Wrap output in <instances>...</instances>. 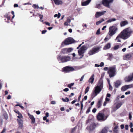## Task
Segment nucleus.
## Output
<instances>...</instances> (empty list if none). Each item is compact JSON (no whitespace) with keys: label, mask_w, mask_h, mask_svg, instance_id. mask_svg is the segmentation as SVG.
I'll return each mask as SVG.
<instances>
[{"label":"nucleus","mask_w":133,"mask_h":133,"mask_svg":"<svg viewBox=\"0 0 133 133\" xmlns=\"http://www.w3.org/2000/svg\"><path fill=\"white\" fill-rule=\"evenodd\" d=\"M110 38H108L107 37H106L104 39V40L105 41H107L108 40H109V39H110Z\"/></svg>","instance_id":"5fc2aeb1"},{"label":"nucleus","mask_w":133,"mask_h":133,"mask_svg":"<svg viewBox=\"0 0 133 133\" xmlns=\"http://www.w3.org/2000/svg\"><path fill=\"white\" fill-rule=\"evenodd\" d=\"M121 38H122V37L119 34L117 37L115 39V40L117 41V42H121Z\"/></svg>","instance_id":"4be33fe9"},{"label":"nucleus","mask_w":133,"mask_h":133,"mask_svg":"<svg viewBox=\"0 0 133 133\" xmlns=\"http://www.w3.org/2000/svg\"><path fill=\"white\" fill-rule=\"evenodd\" d=\"M74 42V39L71 37H69L66 38L64 41V42L62 43V44L64 43L66 45L71 44Z\"/></svg>","instance_id":"0eeeda50"},{"label":"nucleus","mask_w":133,"mask_h":133,"mask_svg":"<svg viewBox=\"0 0 133 133\" xmlns=\"http://www.w3.org/2000/svg\"><path fill=\"white\" fill-rule=\"evenodd\" d=\"M132 29L130 27L124 29L119 34L122 37V39L124 40L126 39L129 38L133 33Z\"/></svg>","instance_id":"f257e3e1"},{"label":"nucleus","mask_w":133,"mask_h":133,"mask_svg":"<svg viewBox=\"0 0 133 133\" xmlns=\"http://www.w3.org/2000/svg\"><path fill=\"white\" fill-rule=\"evenodd\" d=\"M104 21V19H101V20L97 22H96V24L97 25H98L99 24L103 22Z\"/></svg>","instance_id":"c85d7f7f"},{"label":"nucleus","mask_w":133,"mask_h":133,"mask_svg":"<svg viewBox=\"0 0 133 133\" xmlns=\"http://www.w3.org/2000/svg\"><path fill=\"white\" fill-rule=\"evenodd\" d=\"M102 90V89L98 88V87H95L94 90L92 93V96L93 97L96 96Z\"/></svg>","instance_id":"39448f33"},{"label":"nucleus","mask_w":133,"mask_h":133,"mask_svg":"<svg viewBox=\"0 0 133 133\" xmlns=\"http://www.w3.org/2000/svg\"><path fill=\"white\" fill-rule=\"evenodd\" d=\"M111 47V44L110 43H108L103 48L104 50H107L109 49Z\"/></svg>","instance_id":"412c9836"},{"label":"nucleus","mask_w":133,"mask_h":133,"mask_svg":"<svg viewBox=\"0 0 133 133\" xmlns=\"http://www.w3.org/2000/svg\"><path fill=\"white\" fill-rule=\"evenodd\" d=\"M129 118L131 120L132 118L131 114V113H130L129 114Z\"/></svg>","instance_id":"6e6d98bb"},{"label":"nucleus","mask_w":133,"mask_h":133,"mask_svg":"<svg viewBox=\"0 0 133 133\" xmlns=\"http://www.w3.org/2000/svg\"><path fill=\"white\" fill-rule=\"evenodd\" d=\"M131 57V55L130 54H127L124 56V59L125 60H128Z\"/></svg>","instance_id":"b1692460"},{"label":"nucleus","mask_w":133,"mask_h":133,"mask_svg":"<svg viewBox=\"0 0 133 133\" xmlns=\"http://www.w3.org/2000/svg\"><path fill=\"white\" fill-rule=\"evenodd\" d=\"M109 89L110 90H112V87L110 85V82H109Z\"/></svg>","instance_id":"79ce46f5"},{"label":"nucleus","mask_w":133,"mask_h":133,"mask_svg":"<svg viewBox=\"0 0 133 133\" xmlns=\"http://www.w3.org/2000/svg\"><path fill=\"white\" fill-rule=\"evenodd\" d=\"M69 89L68 88H66L63 90V91L65 92L68 91H69Z\"/></svg>","instance_id":"603ef678"},{"label":"nucleus","mask_w":133,"mask_h":133,"mask_svg":"<svg viewBox=\"0 0 133 133\" xmlns=\"http://www.w3.org/2000/svg\"><path fill=\"white\" fill-rule=\"evenodd\" d=\"M4 116L5 119H8V116L7 114H4Z\"/></svg>","instance_id":"bf43d9fd"},{"label":"nucleus","mask_w":133,"mask_h":133,"mask_svg":"<svg viewBox=\"0 0 133 133\" xmlns=\"http://www.w3.org/2000/svg\"><path fill=\"white\" fill-rule=\"evenodd\" d=\"M130 93H131V92L130 91H129L126 92L125 93V94L126 95L129 94H130Z\"/></svg>","instance_id":"052dcab7"},{"label":"nucleus","mask_w":133,"mask_h":133,"mask_svg":"<svg viewBox=\"0 0 133 133\" xmlns=\"http://www.w3.org/2000/svg\"><path fill=\"white\" fill-rule=\"evenodd\" d=\"M91 108V107H90L86 111V113L87 114L89 113L90 111V110Z\"/></svg>","instance_id":"a18cd8bd"},{"label":"nucleus","mask_w":133,"mask_h":133,"mask_svg":"<svg viewBox=\"0 0 133 133\" xmlns=\"http://www.w3.org/2000/svg\"><path fill=\"white\" fill-rule=\"evenodd\" d=\"M15 112L18 114H19L20 113L19 111L17 110H15Z\"/></svg>","instance_id":"e2e57ef3"},{"label":"nucleus","mask_w":133,"mask_h":133,"mask_svg":"<svg viewBox=\"0 0 133 133\" xmlns=\"http://www.w3.org/2000/svg\"><path fill=\"white\" fill-rule=\"evenodd\" d=\"M97 87H98V88L102 89L103 87V82L102 81H100L98 83Z\"/></svg>","instance_id":"5701e85b"},{"label":"nucleus","mask_w":133,"mask_h":133,"mask_svg":"<svg viewBox=\"0 0 133 133\" xmlns=\"http://www.w3.org/2000/svg\"><path fill=\"white\" fill-rule=\"evenodd\" d=\"M133 78V74H132L128 77H126L124 78V80L126 82H129L132 80Z\"/></svg>","instance_id":"4468645a"},{"label":"nucleus","mask_w":133,"mask_h":133,"mask_svg":"<svg viewBox=\"0 0 133 133\" xmlns=\"http://www.w3.org/2000/svg\"><path fill=\"white\" fill-rule=\"evenodd\" d=\"M99 48L98 47L93 48L89 52L88 54L90 55L95 54L99 51Z\"/></svg>","instance_id":"1a4fd4ad"},{"label":"nucleus","mask_w":133,"mask_h":133,"mask_svg":"<svg viewBox=\"0 0 133 133\" xmlns=\"http://www.w3.org/2000/svg\"><path fill=\"white\" fill-rule=\"evenodd\" d=\"M96 126V125L95 123H92L90 125V128L92 129H93L95 128Z\"/></svg>","instance_id":"c756f323"},{"label":"nucleus","mask_w":133,"mask_h":133,"mask_svg":"<svg viewBox=\"0 0 133 133\" xmlns=\"http://www.w3.org/2000/svg\"><path fill=\"white\" fill-rule=\"evenodd\" d=\"M36 114L37 115H39L40 113V112L39 111H37L36 112Z\"/></svg>","instance_id":"774afa93"},{"label":"nucleus","mask_w":133,"mask_h":133,"mask_svg":"<svg viewBox=\"0 0 133 133\" xmlns=\"http://www.w3.org/2000/svg\"><path fill=\"white\" fill-rule=\"evenodd\" d=\"M4 20L6 22H8V13H6L4 15Z\"/></svg>","instance_id":"a878e982"},{"label":"nucleus","mask_w":133,"mask_h":133,"mask_svg":"<svg viewBox=\"0 0 133 133\" xmlns=\"http://www.w3.org/2000/svg\"><path fill=\"white\" fill-rule=\"evenodd\" d=\"M121 105L122 104L121 103H119L118 104L116 105V108L115 110H116L117 109L119 108Z\"/></svg>","instance_id":"72a5a7b5"},{"label":"nucleus","mask_w":133,"mask_h":133,"mask_svg":"<svg viewBox=\"0 0 133 133\" xmlns=\"http://www.w3.org/2000/svg\"><path fill=\"white\" fill-rule=\"evenodd\" d=\"M109 68L108 67H105L104 68V71H106L107 70H108Z\"/></svg>","instance_id":"680f3d73"},{"label":"nucleus","mask_w":133,"mask_h":133,"mask_svg":"<svg viewBox=\"0 0 133 133\" xmlns=\"http://www.w3.org/2000/svg\"><path fill=\"white\" fill-rule=\"evenodd\" d=\"M86 49V47L85 46H82L78 51L79 55L80 56L82 55L83 56V55Z\"/></svg>","instance_id":"6e6552de"},{"label":"nucleus","mask_w":133,"mask_h":133,"mask_svg":"<svg viewBox=\"0 0 133 133\" xmlns=\"http://www.w3.org/2000/svg\"><path fill=\"white\" fill-rule=\"evenodd\" d=\"M118 30V28L117 27L112 26H110L109 28V31L108 32V34L110 37L112 36Z\"/></svg>","instance_id":"7ed1b4c3"},{"label":"nucleus","mask_w":133,"mask_h":133,"mask_svg":"<svg viewBox=\"0 0 133 133\" xmlns=\"http://www.w3.org/2000/svg\"><path fill=\"white\" fill-rule=\"evenodd\" d=\"M18 115L17 116V117L18 118V119H21L23 118V117L22 115V114L20 113L18 114Z\"/></svg>","instance_id":"f704fd0d"},{"label":"nucleus","mask_w":133,"mask_h":133,"mask_svg":"<svg viewBox=\"0 0 133 133\" xmlns=\"http://www.w3.org/2000/svg\"><path fill=\"white\" fill-rule=\"evenodd\" d=\"M94 74H93L90 78L89 80V83H91V84H92L93 83L94 79Z\"/></svg>","instance_id":"aec40b11"},{"label":"nucleus","mask_w":133,"mask_h":133,"mask_svg":"<svg viewBox=\"0 0 133 133\" xmlns=\"http://www.w3.org/2000/svg\"><path fill=\"white\" fill-rule=\"evenodd\" d=\"M8 1V0H3V1L2 4L0 5V7H2V5H3L4 3H5V1Z\"/></svg>","instance_id":"864d4df0"},{"label":"nucleus","mask_w":133,"mask_h":133,"mask_svg":"<svg viewBox=\"0 0 133 133\" xmlns=\"http://www.w3.org/2000/svg\"><path fill=\"white\" fill-rule=\"evenodd\" d=\"M102 101L101 100L99 101L97 103V106L98 108H99L101 105V103Z\"/></svg>","instance_id":"c9c22d12"},{"label":"nucleus","mask_w":133,"mask_h":133,"mask_svg":"<svg viewBox=\"0 0 133 133\" xmlns=\"http://www.w3.org/2000/svg\"><path fill=\"white\" fill-rule=\"evenodd\" d=\"M91 0H87L86 1L82 3V5L83 6H86L88 5L91 2Z\"/></svg>","instance_id":"dca6fc26"},{"label":"nucleus","mask_w":133,"mask_h":133,"mask_svg":"<svg viewBox=\"0 0 133 133\" xmlns=\"http://www.w3.org/2000/svg\"><path fill=\"white\" fill-rule=\"evenodd\" d=\"M18 122V123L19 127L22 128L23 127V121L22 119H17Z\"/></svg>","instance_id":"2eb2a0df"},{"label":"nucleus","mask_w":133,"mask_h":133,"mask_svg":"<svg viewBox=\"0 0 133 133\" xmlns=\"http://www.w3.org/2000/svg\"><path fill=\"white\" fill-rule=\"evenodd\" d=\"M63 70L64 71L66 72L74 71L75 70L74 68L73 67L69 66H66L64 67Z\"/></svg>","instance_id":"9b49d317"},{"label":"nucleus","mask_w":133,"mask_h":133,"mask_svg":"<svg viewBox=\"0 0 133 133\" xmlns=\"http://www.w3.org/2000/svg\"><path fill=\"white\" fill-rule=\"evenodd\" d=\"M62 99L63 102H68L69 101V98L67 97H66L65 99L62 98Z\"/></svg>","instance_id":"473e14b6"},{"label":"nucleus","mask_w":133,"mask_h":133,"mask_svg":"<svg viewBox=\"0 0 133 133\" xmlns=\"http://www.w3.org/2000/svg\"><path fill=\"white\" fill-rule=\"evenodd\" d=\"M96 111V109L95 108H94L92 110V112L93 113H95Z\"/></svg>","instance_id":"4d7b16f0"},{"label":"nucleus","mask_w":133,"mask_h":133,"mask_svg":"<svg viewBox=\"0 0 133 133\" xmlns=\"http://www.w3.org/2000/svg\"><path fill=\"white\" fill-rule=\"evenodd\" d=\"M31 123H34L35 122V118H33L31 119Z\"/></svg>","instance_id":"c03bdc74"},{"label":"nucleus","mask_w":133,"mask_h":133,"mask_svg":"<svg viewBox=\"0 0 133 133\" xmlns=\"http://www.w3.org/2000/svg\"><path fill=\"white\" fill-rule=\"evenodd\" d=\"M119 45H117L115 46L114 48V49L116 50L118 49L119 48Z\"/></svg>","instance_id":"ea45409f"},{"label":"nucleus","mask_w":133,"mask_h":133,"mask_svg":"<svg viewBox=\"0 0 133 133\" xmlns=\"http://www.w3.org/2000/svg\"><path fill=\"white\" fill-rule=\"evenodd\" d=\"M116 67L115 66L110 67L109 68L108 72L110 77H114L116 74Z\"/></svg>","instance_id":"f03ea898"},{"label":"nucleus","mask_w":133,"mask_h":133,"mask_svg":"<svg viewBox=\"0 0 133 133\" xmlns=\"http://www.w3.org/2000/svg\"><path fill=\"white\" fill-rule=\"evenodd\" d=\"M67 48H65L63 49H62L61 51V52L63 54H65L67 53Z\"/></svg>","instance_id":"2f4dec72"},{"label":"nucleus","mask_w":133,"mask_h":133,"mask_svg":"<svg viewBox=\"0 0 133 133\" xmlns=\"http://www.w3.org/2000/svg\"><path fill=\"white\" fill-rule=\"evenodd\" d=\"M44 23H45L46 25H48L49 26H50V24L48 22H44Z\"/></svg>","instance_id":"3c124183"},{"label":"nucleus","mask_w":133,"mask_h":133,"mask_svg":"<svg viewBox=\"0 0 133 133\" xmlns=\"http://www.w3.org/2000/svg\"><path fill=\"white\" fill-rule=\"evenodd\" d=\"M128 127H129V126H128V125H125V128L127 130H128Z\"/></svg>","instance_id":"09e8293b"},{"label":"nucleus","mask_w":133,"mask_h":133,"mask_svg":"<svg viewBox=\"0 0 133 133\" xmlns=\"http://www.w3.org/2000/svg\"><path fill=\"white\" fill-rule=\"evenodd\" d=\"M104 65V63L103 62H101L100 64V66L101 67L103 66Z\"/></svg>","instance_id":"13d9d810"},{"label":"nucleus","mask_w":133,"mask_h":133,"mask_svg":"<svg viewBox=\"0 0 133 133\" xmlns=\"http://www.w3.org/2000/svg\"><path fill=\"white\" fill-rule=\"evenodd\" d=\"M57 58L58 61H61L62 63L65 62L70 60V57L68 56H58Z\"/></svg>","instance_id":"20e7f679"},{"label":"nucleus","mask_w":133,"mask_h":133,"mask_svg":"<svg viewBox=\"0 0 133 133\" xmlns=\"http://www.w3.org/2000/svg\"><path fill=\"white\" fill-rule=\"evenodd\" d=\"M28 116H29V117L31 119L32 118H34V116L32 115H30L29 113H28Z\"/></svg>","instance_id":"37998d69"},{"label":"nucleus","mask_w":133,"mask_h":133,"mask_svg":"<svg viewBox=\"0 0 133 133\" xmlns=\"http://www.w3.org/2000/svg\"><path fill=\"white\" fill-rule=\"evenodd\" d=\"M46 31H46V30H43L42 31V34H44L45 33V32H46Z\"/></svg>","instance_id":"69168bd1"},{"label":"nucleus","mask_w":133,"mask_h":133,"mask_svg":"<svg viewBox=\"0 0 133 133\" xmlns=\"http://www.w3.org/2000/svg\"><path fill=\"white\" fill-rule=\"evenodd\" d=\"M133 88V84L125 85L121 88V90L122 91H123L127 90V89Z\"/></svg>","instance_id":"9d476101"},{"label":"nucleus","mask_w":133,"mask_h":133,"mask_svg":"<svg viewBox=\"0 0 133 133\" xmlns=\"http://www.w3.org/2000/svg\"><path fill=\"white\" fill-rule=\"evenodd\" d=\"M106 12L105 11H102L100 12H97L95 15V17L96 18H98L104 14Z\"/></svg>","instance_id":"ddd939ff"},{"label":"nucleus","mask_w":133,"mask_h":133,"mask_svg":"<svg viewBox=\"0 0 133 133\" xmlns=\"http://www.w3.org/2000/svg\"><path fill=\"white\" fill-rule=\"evenodd\" d=\"M32 6L35 8H37L38 9L39 8V7L38 5H36V4H34Z\"/></svg>","instance_id":"a19ab883"},{"label":"nucleus","mask_w":133,"mask_h":133,"mask_svg":"<svg viewBox=\"0 0 133 133\" xmlns=\"http://www.w3.org/2000/svg\"><path fill=\"white\" fill-rule=\"evenodd\" d=\"M55 4L56 5H59L62 3L61 0H53Z\"/></svg>","instance_id":"6ab92c4d"},{"label":"nucleus","mask_w":133,"mask_h":133,"mask_svg":"<svg viewBox=\"0 0 133 133\" xmlns=\"http://www.w3.org/2000/svg\"><path fill=\"white\" fill-rule=\"evenodd\" d=\"M74 83H71L69 84L68 85V87L69 88H71V87L74 85Z\"/></svg>","instance_id":"4c0bfd02"},{"label":"nucleus","mask_w":133,"mask_h":133,"mask_svg":"<svg viewBox=\"0 0 133 133\" xmlns=\"http://www.w3.org/2000/svg\"><path fill=\"white\" fill-rule=\"evenodd\" d=\"M121 83L119 80L116 81L115 82V86L116 88H118L121 84Z\"/></svg>","instance_id":"f3484780"},{"label":"nucleus","mask_w":133,"mask_h":133,"mask_svg":"<svg viewBox=\"0 0 133 133\" xmlns=\"http://www.w3.org/2000/svg\"><path fill=\"white\" fill-rule=\"evenodd\" d=\"M100 29L99 28V29L97 31L96 34L97 35H99L100 34Z\"/></svg>","instance_id":"de8ad7c7"},{"label":"nucleus","mask_w":133,"mask_h":133,"mask_svg":"<svg viewBox=\"0 0 133 133\" xmlns=\"http://www.w3.org/2000/svg\"><path fill=\"white\" fill-rule=\"evenodd\" d=\"M128 24V21H122L120 23V26L121 27L124 26Z\"/></svg>","instance_id":"a211bd4d"},{"label":"nucleus","mask_w":133,"mask_h":133,"mask_svg":"<svg viewBox=\"0 0 133 133\" xmlns=\"http://www.w3.org/2000/svg\"><path fill=\"white\" fill-rule=\"evenodd\" d=\"M67 48V53H69L71 52V51L73 50V49L71 48Z\"/></svg>","instance_id":"7c9ffc66"},{"label":"nucleus","mask_w":133,"mask_h":133,"mask_svg":"<svg viewBox=\"0 0 133 133\" xmlns=\"http://www.w3.org/2000/svg\"><path fill=\"white\" fill-rule=\"evenodd\" d=\"M113 0H103L102 1V4L105 6L109 8H110L109 4L112 3Z\"/></svg>","instance_id":"423d86ee"},{"label":"nucleus","mask_w":133,"mask_h":133,"mask_svg":"<svg viewBox=\"0 0 133 133\" xmlns=\"http://www.w3.org/2000/svg\"><path fill=\"white\" fill-rule=\"evenodd\" d=\"M108 128L107 127H104L99 133H106L108 132Z\"/></svg>","instance_id":"393cba45"},{"label":"nucleus","mask_w":133,"mask_h":133,"mask_svg":"<svg viewBox=\"0 0 133 133\" xmlns=\"http://www.w3.org/2000/svg\"><path fill=\"white\" fill-rule=\"evenodd\" d=\"M18 6V5L17 4H15L14 5V7L15 8L17 7Z\"/></svg>","instance_id":"338daca9"},{"label":"nucleus","mask_w":133,"mask_h":133,"mask_svg":"<svg viewBox=\"0 0 133 133\" xmlns=\"http://www.w3.org/2000/svg\"><path fill=\"white\" fill-rule=\"evenodd\" d=\"M104 114L101 113H99L98 114L97 118L98 120H104L105 119H104Z\"/></svg>","instance_id":"f8f14e48"},{"label":"nucleus","mask_w":133,"mask_h":133,"mask_svg":"<svg viewBox=\"0 0 133 133\" xmlns=\"http://www.w3.org/2000/svg\"><path fill=\"white\" fill-rule=\"evenodd\" d=\"M16 106H19L22 109H24V108L23 106L21 105L20 104H17L16 105Z\"/></svg>","instance_id":"49530a36"},{"label":"nucleus","mask_w":133,"mask_h":133,"mask_svg":"<svg viewBox=\"0 0 133 133\" xmlns=\"http://www.w3.org/2000/svg\"><path fill=\"white\" fill-rule=\"evenodd\" d=\"M116 20V19L114 18H111L108 20L107 21V22L108 23H110L113 21H115Z\"/></svg>","instance_id":"cd10ccee"},{"label":"nucleus","mask_w":133,"mask_h":133,"mask_svg":"<svg viewBox=\"0 0 133 133\" xmlns=\"http://www.w3.org/2000/svg\"><path fill=\"white\" fill-rule=\"evenodd\" d=\"M61 16V14L60 13H58V14H56L54 15V17H57V18H59Z\"/></svg>","instance_id":"e433bc0d"},{"label":"nucleus","mask_w":133,"mask_h":133,"mask_svg":"<svg viewBox=\"0 0 133 133\" xmlns=\"http://www.w3.org/2000/svg\"><path fill=\"white\" fill-rule=\"evenodd\" d=\"M84 75L82 76L81 77V78L80 79V81H83L84 78Z\"/></svg>","instance_id":"8fccbe9b"},{"label":"nucleus","mask_w":133,"mask_h":133,"mask_svg":"<svg viewBox=\"0 0 133 133\" xmlns=\"http://www.w3.org/2000/svg\"><path fill=\"white\" fill-rule=\"evenodd\" d=\"M89 87H88L85 89V93L86 94L89 91Z\"/></svg>","instance_id":"58836bf2"},{"label":"nucleus","mask_w":133,"mask_h":133,"mask_svg":"<svg viewBox=\"0 0 133 133\" xmlns=\"http://www.w3.org/2000/svg\"><path fill=\"white\" fill-rule=\"evenodd\" d=\"M51 104H56L55 102L54 101H52L51 102Z\"/></svg>","instance_id":"0e129e2a"},{"label":"nucleus","mask_w":133,"mask_h":133,"mask_svg":"<svg viewBox=\"0 0 133 133\" xmlns=\"http://www.w3.org/2000/svg\"><path fill=\"white\" fill-rule=\"evenodd\" d=\"M71 22L70 19L69 18H67V21L64 23V25H65L68 26L69 25L68 24L70 23Z\"/></svg>","instance_id":"bb28decb"}]
</instances>
